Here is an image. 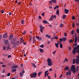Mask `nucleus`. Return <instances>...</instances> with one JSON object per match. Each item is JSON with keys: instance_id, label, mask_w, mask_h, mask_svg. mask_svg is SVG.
<instances>
[{"instance_id": "obj_1", "label": "nucleus", "mask_w": 79, "mask_h": 79, "mask_svg": "<svg viewBox=\"0 0 79 79\" xmlns=\"http://www.w3.org/2000/svg\"><path fill=\"white\" fill-rule=\"evenodd\" d=\"M48 65L49 66H50L53 65V63L52 62V60L50 58H49L47 60Z\"/></svg>"}, {"instance_id": "obj_2", "label": "nucleus", "mask_w": 79, "mask_h": 79, "mask_svg": "<svg viewBox=\"0 0 79 79\" xmlns=\"http://www.w3.org/2000/svg\"><path fill=\"white\" fill-rule=\"evenodd\" d=\"M71 70L72 71V72H73V73H76V69H75V65H73L71 67Z\"/></svg>"}, {"instance_id": "obj_3", "label": "nucleus", "mask_w": 79, "mask_h": 79, "mask_svg": "<svg viewBox=\"0 0 79 79\" xmlns=\"http://www.w3.org/2000/svg\"><path fill=\"white\" fill-rule=\"evenodd\" d=\"M30 76L31 78L32 77L35 78V77H36V76H37V73H32L31 74Z\"/></svg>"}, {"instance_id": "obj_4", "label": "nucleus", "mask_w": 79, "mask_h": 79, "mask_svg": "<svg viewBox=\"0 0 79 79\" xmlns=\"http://www.w3.org/2000/svg\"><path fill=\"white\" fill-rule=\"evenodd\" d=\"M39 27H40V31L42 33H43V30L44 29V27L42 25H40L39 26Z\"/></svg>"}, {"instance_id": "obj_5", "label": "nucleus", "mask_w": 79, "mask_h": 79, "mask_svg": "<svg viewBox=\"0 0 79 79\" xmlns=\"http://www.w3.org/2000/svg\"><path fill=\"white\" fill-rule=\"evenodd\" d=\"M73 50L75 51L76 52L78 53V54H79V49H76V47H74Z\"/></svg>"}, {"instance_id": "obj_6", "label": "nucleus", "mask_w": 79, "mask_h": 79, "mask_svg": "<svg viewBox=\"0 0 79 79\" xmlns=\"http://www.w3.org/2000/svg\"><path fill=\"white\" fill-rule=\"evenodd\" d=\"M4 42L6 45H8L9 44V41L8 40H4Z\"/></svg>"}, {"instance_id": "obj_7", "label": "nucleus", "mask_w": 79, "mask_h": 79, "mask_svg": "<svg viewBox=\"0 0 79 79\" xmlns=\"http://www.w3.org/2000/svg\"><path fill=\"white\" fill-rule=\"evenodd\" d=\"M71 75V70H69V71L68 72H66V76H68V75Z\"/></svg>"}, {"instance_id": "obj_8", "label": "nucleus", "mask_w": 79, "mask_h": 79, "mask_svg": "<svg viewBox=\"0 0 79 79\" xmlns=\"http://www.w3.org/2000/svg\"><path fill=\"white\" fill-rule=\"evenodd\" d=\"M3 37L5 39L6 38H7L8 37V35H7V33H6L3 35Z\"/></svg>"}, {"instance_id": "obj_9", "label": "nucleus", "mask_w": 79, "mask_h": 79, "mask_svg": "<svg viewBox=\"0 0 79 79\" xmlns=\"http://www.w3.org/2000/svg\"><path fill=\"white\" fill-rule=\"evenodd\" d=\"M15 40L14 39H12L11 41V44H14V43H15Z\"/></svg>"}, {"instance_id": "obj_10", "label": "nucleus", "mask_w": 79, "mask_h": 79, "mask_svg": "<svg viewBox=\"0 0 79 79\" xmlns=\"http://www.w3.org/2000/svg\"><path fill=\"white\" fill-rule=\"evenodd\" d=\"M64 11L65 14H67V13H68V12H69V10L65 9Z\"/></svg>"}, {"instance_id": "obj_11", "label": "nucleus", "mask_w": 79, "mask_h": 79, "mask_svg": "<svg viewBox=\"0 0 79 79\" xmlns=\"http://www.w3.org/2000/svg\"><path fill=\"white\" fill-rule=\"evenodd\" d=\"M13 34H11L10 35L9 38V40H11V39L13 38Z\"/></svg>"}, {"instance_id": "obj_12", "label": "nucleus", "mask_w": 79, "mask_h": 79, "mask_svg": "<svg viewBox=\"0 0 79 79\" xmlns=\"http://www.w3.org/2000/svg\"><path fill=\"white\" fill-rule=\"evenodd\" d=\"M31 66L33 67H34L35 68H36V65L35 64H34V63H31Z\"/></svg>"}, {"instance_id": "obj_13", "label": "nucleus", "mask_w": 79, "mask_h": 79, "mask_svg": "<svg viewBox=\"0 0 79 79\" xmlns=\"http://www.w3.org/2000/svg\"><path fill=\"white\" fill-rule=\"evenodd\" d=\"M69 68L68 66H66V67L65 68L64 70L65 71H68V69H69Z\"/></svg>"}, {"instance_id": "obj_14", "label": "nucleus", "mask_w": 79, "mask_h": 79, "mask_svg": "<svg viewBox=\"0 0 79 79\" xmlns=\"http://www.w3.org/2000/svg\"><path fill=\"white\" fill-rule=\"evenodd\" d=\"M43 23L44 24H48V22L47 20H44L43 21Z\"/></svg>"}, {"instance_id": "obj_15", "label": "nucleus", "mask_w": 79, "mask_h": 79, "mask_svg": "<svg viewBox=\"0 0 79 79\" xmlns=\"http://www.w3.org/2000/svg\"><path fill=\"white\" fill-rule=\"evenodd\" d=\"M78 39V37H75V41L74 42L75 43H76L77 42V39Z\"/></svg>"}, {"instance_id": "obj_16", "label": "nucleus", "mask_w": 79, "mask_h": 79, "mask_svg": "<svg viewBox=\"0 0 79 79\" xmlns=\"http://www.w3.org/2000/svg\"><path fill=\"white\" fill-rule=\"evenodd\" d=\"M62 41H64H64H66V37L63 38L62 39Z\"/></svg>"}, {"instance_id": "obj_17", "label": "nucleus", "mask_w": 79, "mask_h": 79, "mask_svg": "<svg viewBox=\"0 0 79 79\" xmlns=\"http://www.w3.org/2000/svg\"><path fill=\"white\" fill-rule=\"evenodd\" d=\"M53 16L52 15L51 18L49 19V21H53Z\"/></svg>"}, {"instance_id": "obj_18", "label": "nucleus", "mask_w": 79, "mask_h": 79, "mask_svg": "<svg viewBox=\"0 0 79 79\" xmlns=\"http://www.w3.org/2000/svg\"><path fill=\"white\" fill-rule=\"evenodd\" d=\"M11 71V72H12V73H13L14 72H16V69H12Z\"/></svg>"}, {"instance_id": "obj_19", "label": "nucleus", "mask_w": 79, "mask_h": 79, "mask_svg": "<svg viewBox=\"0 0 79 79\" xmlns=\"http://www.w3.org/2000/svg\"><path fill=\"white\" fill-rule=\"evenodd\" d=\"M21 23L23 25L24 24V20L23 19L21 20Z\"/></svg>"}, {"instance_id": "obj_20", "label": "nucleus", "mask_w": 79, "mask_h": 79, "mask_svg": "<svg viewBox=\"0 0 79 79\" xmlns=\"http://www.w3.org/2000/svg\"><path fill=\"white\" fill-rule=\"evenodd\" d=\"M76 64H79V59H76Z\"/></svg>"}, {"instance_id": "obj_21", "label": "nucleus", "mask_w": 79, "mask_h": 79, "mask_svg": "<svg viewBox=\"0 0 79 79\" xmlns=\"http://www.w3.org/2000/svg\"><path fill=\"white\" fill-rule=\"evenodd\" d=\"M52 3H56V0H51Z\"/></svg>"}, {"instance_id": "obj_22", "label": "nucleus", "mask_w": 79, "mask_h": 79, "mask_svg": "<svg viewBox=\"0 0 79 79\" xmlns=\"http://www.w3.org/2000/svg\"><path fill=\"white\" fill-rule=\"evenodd\" d=\"M6 48L7 49H9V50H10L11 49V48H10V45H8Z\"/></svg>"}, {"instance_id": "obj_23", "label": "nucleus", "mask_w": 79, "mask_h": 79, "mask_svg": "<svg viewBox=\"0 0 79 79\" xmlns=\"http://www.w3.org/2000/svg\"><path fill=\"white\" fill-rule=\"evenodd\" d=\"M66 15H64L63 17V19H64L66 18Z\"/></svg>"}, {"instance_id": "obj_24", "label": "nucleus", "mask_w": 79, "mask_h": 79, "mask_svg": "<svg viewBox=\"0 0 79 79\" xmlns=\"http://www.w3.org/2000/svg\"><path fill=\"white\" fill-rule=\"evenodd\" d=\"M55 45L56 48H58V43H55Z\"/></svg>"}, {"instance_id": "obj_25", "label": "nucleus", "mask_w": 79, "mask_h": 79, "mask_svg": "<svg viewBox=\"0 0 79 79\" xmlns=\"http://www.w3.org/2000/svg\"><path fill=\"white\" fill-rule=\"evenodd\" d=\"M20 77H23V74L22 73V72H21L20 73Z\"/></svg>"}, {"instance_id": "obj_26", "label": "nucleus", "mask_w": 79, "mask_h": 79, "mask_svg": "<svg viewBox=\"0 0 79 79\" xmlns=\"http://www.w3.org/2000/svg\"><path fill=\"white\" fill-rule=\"evenodd\" d=\"M59 7V6H56L55 7H54V10H56L57 8Z\"/></svg>"}, {"instance_id": "obj_27", "label": "nucleus", "mask_w": 79, "mask_h": 79, "mask_svg": "<svg viewBox=\"0 0 79 79\" xmlns=\"http://www.w3.org/2000/svg\"><path fill=\"white\" fill-rule=\"evenodd\" d=\"M60 48H63V44H62V43H61L60 44Z\"/></svg>"}, {"instance_id": "obj_28", "label": "nucleus", "mask_w": 79, "mask_h": 79, "mask_svg": "<svg viewBox=\"0 0 79 79\" xmlns=\"http://www.w3.org/2000/svg\"><path fill=\"white\" fill-rule=\"evenodd\" d=\"M72 27H75V23H73Z\"/></svg>"}, {"instance_id": "obj_29", "label": "nucleus", "mask_w": 79, "mask_h": 79, "mask_svg": "<svg viewBox=\"0 0 79 79\" xmlns=\"http://www.w3.org/2000/svg\"><path fill=\"white\" fill-rule=\"evenodd\" d=\"M71 33H72V35H73V34H74V30H72L71 31Z\"/></svg>"}, {"instance_id": "obj_30", "label": "nucleus", "mask_w": 79, "mask_h": 79, "mask_svg": "<svg viewBox=\"0 0 79 79\" xmlns=\"http://www.w3.org/2000/svg\"><path fill=\"white\" fill-rule=\"evenodd\" d=\"M29 40L30 42H31V41H32V36H30V38H29Z\"/></svg>"}, {"instance_id": "obj_31", "label": "nucleus", "mask_w": 79, "mask_h": 79, "mask_svg": "<svg viewBox=\"0 0 79 79\" xmlns=\"http://www.w3.org/2000/svg\"><path fill=\"white\" fill-rule=\"evenodd\" d=\"M75 19V16H72V19H73V20H74Z\"/></svg>"}, {"instance_id": "obj_32", "label": "nucleus", "mask_w": 79, "mask_h": 79, "mask_svg": "<svg viewBox=\"0 0 79 79\" xmlns=\"http://www.w3.org/2000/svg\"><path fill=\"white\" fill-rule=\"evenodd\" d=\"M13 68H18V66H17L16 65L14 66H13Z\"/></svg>"}, {"instance_id": "obj_33", "label": "nucleus", "mask_w": 79, "mask_h": 79, "mask_svg": "<svg viewBox=\"0 0 79 79\" xmlns=\"http://www.w3.org/2000/svg\"><path fill=\"white\" fill-rule=\"evenodd\" d=\"M73 40H72L70 39L69 40V42L70 43H72V42H73Z\"/></svg>"}, {"instance_id": "obj_34", "label": "nucleus", "mask_w": 79, "mask_h": 79, "mask_svg": "<svg viewBox=\"0 0 79 79\" xmlns=\"http://www.w3.org/2000/svg\"><path fill=\"white\" fill-rule=\"evenodd\" d=\"M59 14V9H58L57 11H56V15H58Z\"/></svg>"}, {"instance_id": "obj_35", "label": "nucleus", "mask_w": 79, "mask_h": 79, "mask_svg": "<svg viewBox=\"0 0 79 79\" xmlns=\"http://www.w3.org/2000/svg\"><path fill=\"white\" fill-rule=\"evenodd\" d=\"M22 34H23V35H25L26 34V31H24L22 33Z\"/></svg>"}, {"instance_id": "obj_36", "label": "nucleus", "mask_w": 79, "mask_h": 79, "mask_svg": "<svg viewBox=\"0 0 79 79\" xmlns=\"http://www.w3.org/2000/svg\"><path fill=\"white\" fill-rule=\"evenodd\" d=\"M40 51V52H43V49H42L41 48L39 49Z\"/></svg>"}, {"instance_id": "obj_37", "label": "nucleus", "mask_w": 79, "mask_h": 79, "mask_svg": "<svg viewBox=\"0 0 79 79\" xmlns=\"http://www.w3.org/2000/svg\"><path fill=\"white\" fill-rule=\"evenodd\" d=\"M76 62V59H74L73 60V64H75Z\"/></svg>"}, {"instance_id": "obj_38", "label": "nucleus", "mask_w": 79, "mask_h": 79, "mask_svg": "<svg viewBox=\"0 0 79 79\" xmlns=\"http://www.w3.org/2000/svg\"><path fill=\"white\" fill-rule=\"evenodd\" d=\"M0 12L1 13H4V10L3 9H2L0 11Z\"/></svg>"}, {"instance_id": "obj_39", "label": "nucleus", "mask_w": 79, "mask_h": 79, "mask_svg": "<svg viewBox=\"0 0 79 79\" xmlns=\"http://www.w3.org/2000/svg\"><path fill=\"white\" fill-rule=\"evenodd\" d=\"M76 49L77 50V49H79V45H77L76 48Z\"/></svg>"}, {"instance_id": "obj_40", "label": "nucleus", "mask_w": 79, "mask_h": 79, "mask_svg": "<svg viewBox=\"0 0 79 79\" xmlns=\"http://www.w3.org/2000/svg\"><path fill=\"white\" fill-rule=\"evenodd\" d=\"M73 54L74 55L76 53V51L73 50Z\"/></svg>"}, {"instance_id": "obj_41", "label": "nucleus", "mask_w": 79, "mask_h": 79, "mask_svg": "<svg viewBox=\"0 0 79 79\" xmlns=\"http://www.w3.org/2000/svg\"><path fill=\"white\" fill-rule=\"evenodd\" d=\"M45 14V12H43L41 14V15L43 16H44V15Z\"/></svg>"}, {"instance_id": "obj_42", "label": "nucleus", "mask_w": 79, "mask_h": 79, "mask_svg": "<svg viewBox=\"0 0 79 79\" xmlns=\"http://www.w3.org/2000/svg\"><path fill=\"white\" fill-rule=\"evenodd\" d=\"M44 47V46L43 44H41L40 46V47L41 48H43Z\"/></svg>"}, {"instance_id": "obj_43", "label": "nucleus", "mask_w": 79, "mask_h": 79, "mask_svg": "<svg viewBox=\"0 0 79 79\" xmlns=\"http://www.w3.org/2000/svg\"><path fill=\"white\" fill-rule=\"evenodd\" d=\"M2 66L3 67V68H5L6 66V65H2Z\"/></svg>"}, {"instance_id": "obj_44", "label": "nucleus", "mask_w": 79, "mask_h": 79, "mask_svg": "<svg viewBox=\"0 0 79 79\" xmlns=\"http://www.w3.org/2000/svg\"><path fill=\"white\" fill-rule=\"evenodd\" d=\"M23 42H24V40H20L19 44H22Z\"/></svg>"}, {"instance_id": "obj_45", "label": "nucleus", "mask_w": 79, "mask_h": 79, "mask_svg": "<svg viewBox=\"0 0 79 79\" xmlns=\"http://www.w3.org/2000/svg\"><path fill=\"white\" fill-rule=\"evenodd\" d=\"M41 74H42V72H39V73H38V76H40V75Z\"/></svg>"}, {"instance_id": "obj_46", "label": "nucleus", "mask_w": 79, "mask_h": 79, "mask_svg": "<svg viewBox=\"0 0 79 79\" xmlns=\"http://www.w3.org/2000/svg\"><path fill=\"white\" fill-rule=\"evenodd\" d=\"M42 39V38L41 37H40L39 39V41H40Z\"/></svg>"}, {"instance_id": "obj_47", "label": "nucleus", "mask_w": 79, "mask_h": 79, "mask_svg": "<svg viewBox=\"0 0 79 79\" xmlns=\"http://www.w3.org/2000/svg\"><path fill=\"white\" fill-rule=\"evenodd\" d=\"M2 48H3V49L4 50H6V47H5V46H3Z\"/></svg>"}, {"instance_id": "obj_48", "label": "nucleus", "mask_w": 79, "mask_h": 79, "mask_svg": "<svg viewBox=\"0 0 79 79\" xmlns=\"http://www.w3.org/2000/svg\"><path fill=\"white\" fill-rule=\"evenodd\" d=\"M77 32L78 34H79V29H77Z\"/></svg>"}, {"instance_id": "obj_49", "label": "nucleus", "mask_w": 79, "mask_h": 79, "mask_svg": "<svg viewBox=\"0 0 79 79\" xmlns=\"http://www.w3.org/2000/svg\"><path fill=\"white\" fill-rule=\"evenodd\" d=\"M76 45H77V44H76V43H74L73 44V47H75V46H76Z\"/></svg>"}, {"instance_id": "obj_50", "label": "nucleus", "mask_w": 79, "mask_h": 79, "mask_svg": "<svg viewBox=\"0 0 79 79\" xmlns=\"http://www.w3.org/2000/svg\"><path fill=\"white\" fill-rule=\"evenodd\" d=\"M63 24H61L60 25V27H63Z\"/></svg>"}, {"instance_id": "obj_51", "label": "nucleus", "mask_w": 79, "mask_h": 79, "mask_svg": "<svg viewBox=\"0 0 79 79\" xmlns=\"http://www.w3.org/2000/svg\"><path fill=\"white\" fill-rule=\"evenodd\" d=\"M11 55H9L8 56V58H11Z\"/></svg>"}, {"instance_id": "obj_52", "label": "nucleus", "mask_w": 79, "mask_h": 79, "mask_svg": "<svg viewBox=\"0 0 79 79\" xmlns=\"http://www.w3.org/2000/svg\"><path fill=\"white\" fill-rule=\"evenodd\" d=\"M60 41H59L60 43H61L62 42V39L60 38Z\"/></svg>"}, {"instance_id": "obj_53", "label": "nucleus", "mask_w": 79, "mask_h": 79, "mask_svg": "<svg viewBox=\"0 0 79 79\" xmlns=\"http://www.w3.org/2000/svg\"><path fill=\"white\" fill-rule=\"evenodd\" d=\"M36 39H39L40 37H39V36H36Z\"/></svg>"}, {"instance_id": "obj_54", "label": "nucleus", "mask_w": 79, "mask_h": 79, "mask_svg": "<svg viewBox=\"0 0 79 79\" xmlns=\"http://www.w3.org/2000/svg\"><path fill=\"white\" fill-rule=\"evenodd\" d=\"M64 36H65V37H67V34L66 33H64Z\"/></svg>"}, {"instance_id": "obj_55", "label": "nucleus", "mask_w": 79, "mask_h": 79, "mask_svg": "<svg viewBox=\"0 0 79 79\" xmlns=\"http://www.w3.org/2000/svg\"><path fill=\"white\" fill-rule=\"evenodd\" d=\"M10 74H11L10 73H8L7 74V76H10Z\"/></svg>"}, {"instance_id": "obj_56", "label": "nucleus", "mask_w": 79, "mask_h": 79, "mask_svg": "<svg viewBox=\"0 0 79 79\" xmlns=\"http://www.w3.org/2000/svg\"><path fill=\"white\" fill-rule=\"evenodd\" d=\"M63 76V74H61L60 75V76L59 77V78L60 79V77H61Z\"/></svg>"}, {"instance_id": "obj_57", "label": "nucleus", "mask_w": 79, "mask_h": 79, "mask_svg": "<svg viewBox=\"0 0 79 79\" xmlns=\"http://www.w3.org/2000/svg\"><path fill=\"white\" fill-rule=\"evenodd\" d=\"M2 35H0V40H1V39H2Z\"/></svg>"}, {"instance_id": "obj_58", "label": "nucleus", "mask_w": 79, "mask_h": 79, "mask_svg": "<svg viewBox=\"0 0 79 79\" xmlns=\"http://www.w3.org/2000/svg\"><path fill=\"white\" fill-rule=\"evenodd\" d=\"M48 71H46L45 72V74H46L47 73H48Z\"/></svg>"}, {"instance_id": "obj_59", "label": "nucleus", "mask_w": 79, "mask_h": 79, "mask_svg": "<svg viewBox=\"0 0 79 79\" xmlns=\"http://www.w3.org/2000/svg\"><path fill=\"white\" fill-rule=\"evenodd\" d=\"M56 18V15H54V16H53V18Z\"/></svg>"}, {"instance_id": "obj_60", "label": "nucleus", "mask_w": 79, "mask_h": 79, "mask_svg": "<svg viewBox=\"0 0 79 79\" xmlns=\"http://www.w3.org/2000/svg\"><path fill=\"white\" fill-rule=\"evenodd\" d=\"M56 51L55 52H52V54H55V53H56Z\"/></svg>"}, {"instance_id": "obj_61", "label": "nucleus", "mask_w": 79, "mask_h": 79, "mask_svg": "<svg viewBox=\"0 0 79 79\" xmlns=\"http://www.w3.org/2000/svg\"><path fill=\"white\" fill-rule=\"evenodd\" d=\"M49 71H53V70H52V68H50L49 69Z\"/></svg>"}, {"instance_id": "obj_62", "label": "nucleus", "mask_w": 79, "mask_h": 79, "mask_svg": "<svg viewBox=\"0 0 79 79\" xmlns=\"http://www.w3.org/2000/svg\"><path fill=\"white\" fill-rule=\"evenodd\" d=\"M54 38H55L56 39H57L58 38V36H56V37H55Z\"/></svg>"}, {"instance_id": "obj_63", "label": "nucleus", "mask_w": 79, "mask_h": 79, "mask_svg": "<svg viewBox=\"0 0 79 79\" xmlns=\"http://www.w3.org/2000/svg\"><path fill=\"white\" fill-rule=\"evenodd\" d=\"M48 38L49 39H50V38H51V36H50V35H48Z\"/></svg>"}, {"instance_id": "obj_64", "label": "nucleus", "mask_w": 79, "mask_h": 79, "mask_svg": "<svg viewBox=\"0 0 79 79\" xmlns=\"http://www.w3.org/2000/svg\"><path fill=\"white\" fill-rule=\"evenodd\" d=\"M79 55L77 56V59H79Z\"/></svg>"}]
</instances>
